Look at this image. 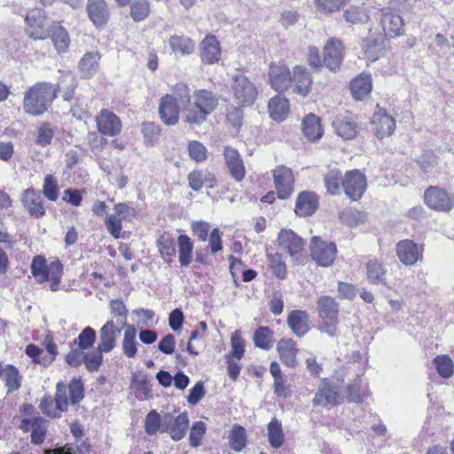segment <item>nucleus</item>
<instances>
[{
	"label": "nucleus",
	"instance_id": "obj_1",
	"mask_svg": "<svg viewBox=\"0 0 454 454\" xmlns=\"http://www.w3.org/2000/svg\"><path fill=\"white\" fill-rule=\"evenodd\" d=\"M84 397V388L81 379L74 378L67 387L63 382H59L56 386V395L54 400L50 397H44L40 403V409L43 414L52 417H60L63 411L68 408L69 403L75 405Z\"/></svg>",
	"mask_w": 454,
	"mask_h": 454
},
{
	"label": "nucleus",
	"instance_id": "obj_2",
	"mask_svg": "<svg viewBox=\"0 0 454 454\" xmlns=\"http://www.w3.org/2000/svg\"><path fill=\"white\" fill-rule=\"evenodd\" d=\"M190 89L185 83H177L172 93L166 94L160 98L159 114L163 123L168 126L176 125L180 117V110L190 103Z\"/></svg>",
	"mask_w": 454,
	"mask_h": 454
},
{
	"label": "nucleus",
	"instance_id": "obj_3",
	"mask_svg": "<svg viewBox=\"0 0 454 454\" xmlns=\"http://www.w3.org/2000/svg\"><path fill=\"white\" fill-rule=\"evenodd\" d=\"M193 102L184 109V121L191 125H200L206 121L218 106V98L210 90H196L192 94Z\"/></svg>",
	"mask_w": 454,
	"mask_h": 454
},
{
	"label": "nucleus",
	"instance_id": "obj_4",
	"mask_svg": "<svg viewBox=\"0 0 454 454\" xmlns=\"http://www.w3.org/2000/svg\"><path fill=\"white\" fill-rule=\"evenodd\" d=\"M57 96L56 87L50 82H37L24 95V110L32 115H41Z\"/></svg>",
	"mask_w": 454,
	"mask_h": 454
},
{
	"label": "nucleus",
	"instance_id": "obj_5",
	"mask_svg": "<svg viewBox=\"0 0 454 454\" xmlns=\"http://www.w3.org/2000/svg\"><path fill=\"white\" fill-rule=\"evenodd\" d=\"M31 273L38 283L51 282V290H58L63 274V267L59 260L47 263L44 257L35 256L31 263Z\"/></svg>",
	"mask_w": 454,
	"mask_h": 454
},
{
	"label": "nucleus",
	"instance_id": "obj_6",
	"mask_svg": "<svg viewBox=\"0 0 454 454\" xmlns=\"http://www.w3.org/2000/svg\"><path fill=\"white\" fill-rule=\"evenodd\" d=\"M317 310L322 319L321 330L330 336H334L339 323L338 303L330 296H321L317 301Z\"/></svg>",
	"mask_w": 454,
	"mask_h": 454
},
{
	"label": "nucleus",
	"instance_id": "obj_7",
	"mask_svg": "<svg viewBox=\"0 0 454 454\" xmlns=\"http://www.w3.org/2000/svg\"><path fill=\"white\" fill-rule=\"evenodd\" d=\"M136 215V210L126 203L119 202L114 207V213L106 215L105 225L114 239L121 238L122 222H130Z\"/></svg>",
	"mask_w": 454,
	"mask_h": 454
},
{
	"label": "nucleus",
	"instance_id": "obj_8",
	"mask_svg": "<svg viewBox=\"0 0 454 454\" xmlns=\"http://www.w3.org/2000/svg\"><path fill=\"white\" fill-rule=\"evenodd\" d=\"M231 91L237 104L251 106L257 97L254 84L244 74H237L231 78Z\"/></svg>",
	"mask_w": 454,
	"mask_h": 454
},
{
	"label": "nucleus",
	"instance_id": "obj_9",
	"mask_svg": "<svg viewBox=\"0 0 454 454\" xmlns=\"http://www.w3.org/2000/svg\"><path fill=\"white\" fill-rule=\"evenodd\" d=\"M311 258L316 263L322 267H328L333 264L337 254V247L333 242L324 240L314 236L310 240Z\"/></svg>",
	"mask_w": 454,
	"mask_h": 454
},
{
	"label": "nucleus",
	"instance_id": "obj_10",
	"mask_svg": "<svg viewBox=\"0 0 454 454\" xmlns=\"http://www.w3.org/2000/svg\"><path fill=\"white\" fill-rule=\"evenodd\" d=\"M278 246L289 254L294 262H301L304 242L295 232L289 229L281 230L278 235Z\"/></svg>",
	"mask_w": 454,
	"mask_h": 454
},
{
	"label": "nucleus",
	"instance_id": "obj_11",
	"mask_svg": "<svg viewBox=\"0 0 454 454\" xmlns=\"http://www.w3.org/2000/svg\"><path fill=\"white\" fill-rule=\"evenodd\" d=\"M26 31L34 40H43L49 35L46 16L42 9L31 10L25 17Z\"/></svg>",
	"mask_w": 454,
	"mask_h": 454
},
{
	"label": "nucleus",
	"instance_id": "obj_12",
	"mask_svg": "<svg viewBox=\"0 0 454 454\" xmlns=\"http://www.w3.org/2000/svg\"><path fill=\"white\" fill-rule=\"evenodd\" d=\"M189 426V418L186 412L177 416L171 413L163 415L161 433H168L174 441H180L186 434Z\"/></svg>",
	"mask_w": 454,
	"mask_h": 454
},
{
	"label": "nucleus",
	"instance_id": "obj_13",
	"mask_svg": "<svg viewBox=\"0 0 454 454\" xmlns=\"http://www.w3.org/2000/svg\"><path fill=\"white\" fill-rule=\"evenodd\" d=\"M342 187L348 198L356 200L362 197L366 190V178L359 170H350L345 174Z\"/></svg>",
	"mask_w": 454,
	"mask_h": 454
},
{
	"label": "nucleus",
	"instance_id": "obj_14",
	"mask_svg": "<svg viewBox=\"0 0 454 454\" xmlns=\"http://www.w3.org/2000/svg\"><path fill=\"white\" fill-rule=\"evenodd\" d=\"M274 186L278 197L286 200L291 196L294 192V177L291 168L279 166L273 170Z\"/></svg>",
	"mask_w": 454,
	"mask_h": 454
},
{
	"label": "nucleus",
	"instance_id": "obj_15",
	"mask_svg": "<svg viewBox=\"0 0 454 454\" xmlns=\"http://www.w3.org/2000/svg\"><path fill=\"white\" fill-rule=\"evenodd\" d=\"M426 204L435 210L449 211L454 206V198L444 189L431 186L424 194Z\"/></svg>",
	"mask_w": 454,
	"mask_h": 454
},
{
	"label": "nucleus",
	"instance_id": "obj_16",
	"mask_svg": "<svg viewBox=\"0 0 454 454\" xmlns=\"http://www.w3.org/2000/svg\"><path fill=\"white\" fill-rule=\"evenodd\" d=\"M344 46L342 42L337 38H330L324 47L323 62L331 71L340 68L344 58Z\"/></svg>",
	"mask_w": 454,
	"mask_h": 454
},
{
	"label": "nucleus",
	"instance_id": "obj_17",
	"mask_svg": "<svg viewBox=\"0 0 454 454\" xmlns=\"http://www.w3.org/2000/svg\"><path fill=\"white\" fill-rule=\"evenodd\" d=\"M381 26L389 37L399 36L404 30V21L399 11L390 6L382 9Z\"/></svg>",
	"mask_w": 454,
	"mask_h": 454
},
{
	"label": "nucleus",
	"instance_id": "obj_18",
	"mask_svg": "<svg viewBox=\"0 0 454 454\" xmlns=\"http://www.w3.org/2000/svg\"><path fill=\"white\" fill-rule=\"evenodd\" d=\"M395 252L399 261L406 266L414 265L419 261H421L423 257L422 247H419L414 241L410 239L399 241L396 244Z\"/></svg>",
	"mask_w": 454,
	"mask_h": 454
},
{
	"label": "nucleus",
	"instance_id": "obj_19",
	"mask_svg": "<svg viewBox=\"0 0 454 454\" xmlns=\"http://www.w3.org/2000/svg\"><path fill=\"white\" fill-rule=\"evenodd\" d=\"M372 131L379 138L390 136L395 129V120L383 108H378L372 118Z\"/></svg>",
	"mask_w": 454,
	"mask_h": 454
},
{
	"label": "nucleus",
	"instance_id": "obj_20",
	"mask_svg": "<svg viewBox=\"0 0 454 454\" xmlns=\"http://www.w3.org/2000/svg\"><path fill=\"white\" fill-rule=\"evenodd\" d=\"M292 75L288 67L284 63L272 64L269 71L271 88L278 92L286 90L292 84Z\"/></svg>",
	"mask_w": 454,
	"mask_h": 454
},
{
	"label": "nucleus",
	"instance_id": "obj_21",
	"mask_svg": "<svg viewBox=\"0 0 454 454\" xmlns=\"http://www.w3.org/2000/svg\"><path fill=\"white\" fill-rule=\"evenodd\" d=\"M364 58L374 62L386 53L385 39L382 35L371 34L362 42Z\"/></svg>",
	"mask_w": 454,
	"mask_h": 454
},
{
	"label": "nucleus",
	"instance_id": "obj_22",
	"mask_svg": "<svg viewBox=\"0 0 454 454\" xmlns=\"http://www.w3.org/2000/svg\"><path fill=\"white\" fill-rule=\"evenodd\" d=\"M96 121L98 131L105 136L114 137L121 130L120 118L110 110H101L96 118Z\"/></svg>",
	"mask_w": 454,
	"mask_h": 454
},
{
	"label": "nucleus",
	"instance_id": "obj_23",
	"mask_svg": "<svg viewBox=\"0 0 454 454\" xmlns=\"http://www.w3.org/2000/svg\"><path fill=\"white\" fill-rule=\"evenodd\" d=\"M121 332V326H116L113 320L107 321L99 330L98 349L106 353L111 352L116 346Z\"/></svg>",
	"mask_w": 454,
	"mask_h": 454
},
{
	"label": "nucleus",
	"instance_id": "obj_24",
	"mask_svg": "<svg viewBox=\"0 0 454 454\" xmlns=\"http://www.w3.org/2000/svg\"><path fill=\"white\" fill-rule=\"evenodd\" d=\"M339 391L327 379H323L318 390L315 394L313 404L315 406L335 405L339 403Z\"/></svg>",
	"mask_w": 454,
	"mask_h": 454
},
{
	"label": "nucleus",
	"instance_id": "obj_25",
	"mask_svg": "<svg viewBox=\"0 0 454 454\" xmlns=\"http://www.w3.org/2000/svg\"><path fill=\"white\" fill-rule=\"evenodd\" d=\"M201 61L205 64H214L220 60V43L214 35H207L200 44Z\"/></svg>",
	"mask_w": 454,
	"mask_h": 454
},
{
	"label": "nucleus",
	"instance_id": "obj_26",
	"mask_svg": "<svg viewBox=\"0 0 454 454\" xmlns=\"http://www.w3.org/2000/svg\"><path fill=\"white\" fill-rule=\"evenodd\" d=\"M223 155L231 176L238 182L242 181L245 177L246 168L238 150L232 147H225Z\"/></svg>",
	"mask_w": 454,
	"mask_h": 454
},
{
	"label": "nucleus",
	"instance_id": "obj_27",
	"mask_svg": "<svg viewBox=\"0 0 454 454\" xmlns=\"http://www.w3.org/2000/svg\"><path fill=\"white\" fill-rule=\"evenodd\" d=\"M21 201L31 216L38 218L45 214L40 192L33 188L27 189L22 194Z\"/></svg>",
	"mask_w": 454,
	"mask_h": 454
},
{
	"label": "nucleus",
	"instance_id": "obj_28",
	"mask_svg": "<svg viewBox=\"0 0 454 454\" xmlns=\"http://www.w3.org/2000/svg\"><path fill=\"white\" fill-rule=\"evenodd\" d=\"M292 82L294 83V91L306 97L311 90L312 77L306 67L296 66L293 69Z\"/></svg>",
	"mask_w": 454,
	"mask_h": 454
},
{
	"label": "nucleus",
	"instance_id": "obj_29",
	"mask_svg": "<svg viewBox=\"0 0 454 454\" xmlns=\"http://www.w3.org/2000/svg\"><path fill=\"white\" fill-rule=\"evenodd\" d=\"M277 351L280 361L288 367L294 368L297 365L298 348L292 339H281L277 344Z\"/></svg>",
	"mask_w": 454,
	"mask_h": 454
},
{
	"label": "nucleus",
	"instance_id": "obj_30",
	"mask_svg": "<svg viewBox=\"0 0 454 454\" xmlns=\"http://www.w3.org/2000/svg\"><path fill=\"white\" fill-rule=\"evenodd\" d=\"M87 12L90 20L97 27H104L109 18V10L105 0H88Z\"/></svg>",
	"mask_w": 454,
	"mask_h": 454
},
{
	"label": "nucleus",
	"instance_id": "obj_31",
	"mask_svg": "<svg viewBox=\"0 0 454 454\" xmlns=\"http://www.w3.org/2000/svg\"><path fill=\"white\" fill-rule=\"evenodd\" d=\"M287 325L294 335L302 337L309 330V314L305 310H293L288 314Z\"/></svg>",
	"mask_w": 454,
	"mask_h": 454
},
{
	"label": "nucleus",
	"instance_id": "obj_32",
	"mask_svg": "<svg viewBox=\"0 0 454 454\" xmlns=\"http://www.w3.org/2000/svg\"><path fill=\"white\" fill-rule=\"evenodd\" d=\"M301 129L304 137L310 142L319 140L324 134L320 119L314 114H309L303 118Z\"/></svg>",
	"mask_w": 454,
	"mask_h": 454
},
{
	"label": "nucleus",
	"instance_id": "obj_33",
	"mask_svg": "<svg viewBox=\"0 0 454 454\" xmlns=\"http://www.w3.org/2000/svg\"><path fill=\"white\" fill-rule=\"evenodd\" d=\"M268 110L272 120L281 122L288 116L289 101L286 97L280 95L273 97L268 103Z\"/></svg>",
	"mask_w": 454,
	"mask_h": 454
},
{
	"label": "nucleus",
	"instance_id": "obj_34",
	"mask_svg": "<svg viewBox=\"0 0 454 454\" xmlns=\"http://www.w3.org/2000/svg\"><path fill=\"white\" fill-rule=\"evenodd\" d=\"M317 195L310 192H301L296 200L295 213L300 216L311 215L317 209Z\"/></svg>",
	"mask_w": 454,
	"mask_h": 454
},
{
	"label": "nucleus",
	"instance_id": "obj_35",
	"mask_svg": "<svg viewBox=\"0 0 454 454\" xmlns=\"http://www.w3.org/2000/svg\"><path fill=\"white\" fill-rule=\"evenodd\" d=\"M20 427L27 431L31 429V439L35 444H40L43 442L46 429L47 421L42 418H35L32 421L29 419H23Z\"/></svg>",
	"mask_w": 454,
	"mask_h": 454
},
{
	"label": "nucleus",
	"instance_id": "obj_36",
	"mask_svg": "<svg viewBox=\"0 0 454 454\" xmlns=\"http://www.w3.org/2000/svg\"><path fill=\"white\" fill-rule=\"evenodd\" d=\"M372 89V81L370 74H361L350 84L352 95L357 100H363L369 96Z\"/></svg>",
	"mask_w": 454,
	"mask_h": 454
},
{
	"label": "nucleus",
	"instance_id": "obj_37",
	"mask_svg": "<svg viewBox=\"0 0 454 454\" xmlns=\"http://www.w3.org/2000/svg\"><path fill=\"white\" fill-rule=\"evenodd\" d=\"M169 46L176 55H190L195 50V43L190 37L174 35L169 37Z\"/></svg>",
	"mask_w": 454,
	"mask_h": 454
},
{
	"label": "nucleus",
	"instance_id": "obj_38",
	"mask_svg": "<svg viewBox=\"0 0 454 454\" xmlns=\"http://www.w3.org/2000/svg\"><path fill=\"white\" fill-rule=\"evenodd\" d=\"M157 246L164 262L167 263L172 262L176 254V241L172 235L168 232L161 234L157 240Z\"/></svg>",
	"mask_w": 454,
	"mask_h": 454
},
{
	"label": "nucleus",
	"instance_id": "obj_39",
	"mask_svg": "<svg viewBox=\"0 0 454 454\" xmlns=\"http://www.w3.org/2000/svg\"><path fill=\"white\" fill-rule=\"evenodd\" d=\"M99 59L100 55L96 51L85 53L81 59L78 66L82 76L84 78L92 77L98 68Z\"/></svg>",
	"mask_w": 454,
	"mask_h": 454
},
{
	"label": "nucleus",
	"instance_id": "obj_40",
	"mask_svg": "<svg viewBox=\"0 0 454 454\" xmlns=\"http://www.w3.org/2000/svg\"><path fill=\"white\" fill-rule=\"evenodd\" d=\"M51 38L59 53L67 51L70 45V38L67 31L62 26L58 24L51 26Z\"/></svg>",
	"mask_w": 454,
	"mask_h": 454
},
{
	"label": "nucleus",
	"instance_id": "obj_41",
	"mask_svg": "<svg viewBox=\"0 0 454 454\" xmlns=\"http://www.w3.org/2000/svg\"><path fill=\"white\" fill-rule=\"evenodd\" d=\"M267 436L270 445L274 449L280 448L285 442L282 423L273 418L267 426Z\"/></svg>",
	"mask_w": 454,
	"mask_h": 454
},
{
	"label": "nucleus",
	"instance_id": "obj_42",
	"mask_svg": "<svg viewBox=\"0 0 454 454\" xmlns=\"http://www.w3.org/2000/svg\"><path fill=\"white\" fill-rule=\"evenodd\" d=\"M0 377L5 382L8 392L16 391L21 386V376L18 369L12 364H4Z\"/></svg>",
	"mask_w": 454,
	"mask_h": 454
},
{
	"label": "nucleus",
	"instance_id": "obj_43",
	"mask_svg": "<svg viewBox=\"0 0 454 454\" xmlns=\"http://www.w3.org/2000/svg\"><path fill=\"white\" fill-rule=\"evenodd\" d=\"M333 127L337 135L343 139H352L357 134L356 124L349 119L337 118L333 121Z\"/></svg>",
	"mask_w": 454,
	"mask_h": 454
},
{
	"label": "nucleus",
	"instance_id": "obj_44",
	"mask_svg": "<svg viewBox=\"0 0 454 454\" xmlns=\"http://www.w3.org/2000/svg\"><path fill=\"white\" fill-rule=\"evenodd\" d=\"M178 256L181 266H188L192 262L193 244L187 235H180L177 239Z\"/></svg>",
	"mask_w": 454,
	"mask_h": 454
},
{
	"label": "nucleus",
	"instance_id": "obj_45",
	"mask_svg": "<svg viewBox=\"0 0 454 454\" xmlns=\"http://www.w3.org/2000/svg\"><path fill=\"white\" fill-rule=\"evenodd\" d=\"M255 347L268 350L273 346V332L267 326H260L254 333Z\"/></svg>",
	"mask_w": 454,
	"mask_h": 454
},
{
	"label": "nucleus",
	"instance_id": "obj_46",
	"mask_svg": "<svg viewBox=\"0 0 454 454\" xmlns=\"http://www.w3.org/2000/svg\"><path fill=\"white\" fill-rule=\"evenodd\" d=\"M137 331L133 325H128L125 328L123 340H122V350L123 354L127 357H134L137 354V341H136Z\"/></svg>",
	"mask_w": 454,
	"mask_h": 454
},
{
	"label": "nucleus",
	"instance_id": "obj_47",
	"mask_svg": "<svg viewBox=\"0 0 454 454\" xmlns=\"http://www.w3.org/2000/svg\"><path fill=\"white\" fill-rule=\"evenodd\" d=\"M367 278L372 284H382L390 287L386 282V270L384 266L377 261H371L368 262Z\"/></svg>",
	"mask_w": 454,
	"mask_h": 454
},
{
	"label": "nucleus",
	"instance_id": "obj_48",
	"mask_svg": "<svg viewBox=\"0 0 454 454\" xmlns=\"http://www.w3.org/2000/svg\"><path fill=\"white\" fill-rule=\"evenodd\" d=\"M189 187L193 191H199L202 188L203 184L208 182L207 186L215 185V179L210 173L201 170H193L188 176Z\"/></svg>",
	"mask_w": 454,
	"mask_h": 454
},
{
	"label": "nucleus",
	"instance_id": "obj_49",
	"mask_svg": "<svg viewBox=\"0 0 454 454\" xmlns=\"http://www.w3.org/2000/svg\"><path fill=\"white\" fill-rule=\"evenodd\" d=\"M341 173L337 168L330 169L325 176V186L327 192L337 195L340 192V183L342 184Z\"/></svg>",
	"mask_w": 454,
	"mask_h": 454
},
{
	"label": "nucleus",
	"instance_id": "obj_50",
	"mask_svg": "<svg viewBox=\"0 0 454 454\" xmlns=\"http://www.w3.org/2000/svg\"><path fill=\"white\" fill-rule=\"evenodd\" d=\"M434 365L439 375L444 379L450 378L454 373L453 361L447 355H440L434 357Z\"/></svg>",
	"mask_w": 454,
	"mask_h": 454
},
{
	"label": "nucleus",
	"instance_id": "obj_51",
	"mask_svg": "<svg viewBox=\"0 0 454 454\" xmlns=\"http://www.w3.org/2000/svg\"><path fill=\"white\" fill-rule=\"evenodd\" d=\"M228 438L231 449L235 451H241L247 444L246 430L239 425L233 426Z\"/></svg>",
	"mask_w": 454,
	"mask_h": 454
},
{
	"label": "nucleus",
	"instance_id": "obj_52",
	"mask_svg": "<svg viewBox=\"0 0 454 454\" xmlns=\"http://www.w3.org/2000/svg\"><path fill=\"white\" fill-rule=\"evenodd\" d=\"M267 258L269 261L270 268L278 278L283 279L286 276L287 269L283 256L279 253L268 254Z\"/></svg>",
	"mask_w": 454,
	"mask_h": 454
},
{
	"label": "nucleus",
	"instance_id": "obj_53",
	"mask_svg": "<svg viewBox=\"0 0 454 454\" xmlns=\"http://www.w3.org/2000/svg\"><path fill=\"white\" fill-rule=\"evenodd\" d=\"M317 10L329 15L340 11L349 0H314Z\"/></svg>",
	"mask_w": 454,
	"mask_h": 454
},
{
	"label": "nucleus",
	"instance_id": "obj_54",
	"mask_svg": "<svg viewBox=\"0 0 454 454\" xmlns=\"http://www.w3.org/2000/svg\"><path fill=\"white\" fill-rule=\"evenodd\" d=\"M163 425V416L155 411H151L145 419V430L149 435H153L158 432L161 433V427Z\"/></svg>",
	"mask_w": 454,
	"mask_h": 454
},
{
	"label": "nucleus",
	"instance_id": "obj_55",
	"mask_svg": "<svg viewBox=\"0 0 454 454\" xmlns=\"http://www.w3.org/2000/svg\"><path fill=\"white\" fill-rule=\"evenodd\" d=\"M415 160L421 171L430 173L437 165L438 158L432 151H424Z\"/></svg>",
	"mask_w": 454,
	"mask_h": 454
},
{
	"label": "nucleus",
	"instance_id": "obj_56",
	"mask_svg": "<svg viewBox=\"0 0 454 454\" xmlns=\"http://www.w3.org/2000/svg\"><path fill=\"white\" fill-rule=\"evenodd\" d=\"M150 13V5L147 0H134L130 5V16L135 21L144 20Z\"/></svg>",
	"mask_w": 454,
	"mask_h": 454
},
{
	"label": "nucleus",
	"instance_id": "obj_57",
	"mask_svg": "<svg viewBox=\"0 0 454 454\" xmlns=\"http://www.w3.org/2000/svg\"><path fill=\"white\" fill-rule=\"evenodd\" d=\"M344 19L352 24L364 23L369 20V14L364 7L351 6L344 12Z\"/></svg>",
	"mask_w": 454,
	"mask_h": 454
},
{
	"label": "nucleus",
	"instance_id": "obj_58",
	"mask_svg": "<svg viewBox=\"0 0 454 454\" xmlns=\"http://www.w3.org/2000/svg\"><path fill=\"white\" fill-rule=\"evenodd\" d=\"M207 431L206 424L200 420L196 421L192 425L190 434H189V443L192 447L197 448L201 444V440L204 437Z\"/></svg>",
	"mask_w": 454,
	"mask_h": 454
},
{
	"label": "nucleus",
	"instance_id": "obj_59",
	"mask_svg": "<svg viewBox=\"0 0 454 454\" xmlns=\"http://www.w3.org/2000/svg\"><path fill=\"white\" fill-rule=\"evenodd\" d=\"M103 353L105 351H100L98 347L95 351L87 352L83 356V363L88 371L90 372H98L99 367L103 363Z\"/></svg>",
	"mask_w": 454,
	"mask_h": 454
},
{
	"label": "nucleus",
	"instance_id": "obj_60",
	"mask_svg": "<svg viewBox=\"0 0 454 454\" xmlns=\"http://www.w3.org/2000/svg\"><path fill=\"white\" fill-rule=\"evenodd\" d=\"M96 340V332L90 327H85L82 333L78 335L77 339L74 340V343H78L80 349H89L92 348Z\"/></svg>",
	"mask_w": 454,
	"mask_h": 454
},
{
	"label": "nucleus",
	"instance_id": "obj_61",
	"mask_svg": "<svg viewBox=\"0 0 454 454\" xmlns=\"http://www.w3.org/2000/svg\"><path fill=\"white\" fill-rule=\"evenodd\" d=\"M111 315L118 319L121 326L126 325L128 309L121 300H113L110 301Z\"/></svg>",
	"mask_w": 454,
	"mask_h": 454
},
{
	"label": "nucleus",
	"instance_id": "obj_62",
	"mask_svg": "<svg viewBox=\"0 0 454 454\" xmlns=\"http://www.w3.org/2000/svg\"><path fill=\"white\" fill-rule=\"evenodd\" d=\"M231 355L232 357L240 360L245 353V341L241 337V332L236 330L231 336Z\"/></svg>",
	"mask_w": 454,
	"mask_h": 454
},
{
	"label": "nucleus",
	"instance_id": "obj_63",
	"mask_svg": "<svg viewBox=\"0 0 454 454\" xmlns=\"http://www.w3.org/2000/svg\"><path fill=\"white\" fill-rule=\"evenodd\" d=\"M43 192L49 200L55 201L59 198V192L58 183L52 175H47L44 177Z\"/></svg>",
	"mask_w": 454,
	"mask_h": 454
},
{
	"label": "nucleus",
	"instance_id": "obj_64",
	"mask_svg": "<svg viewBox=\"0 0 454 454\" xmlns=\"http://www.w3.org/2000/svg\"><path fill=\"white\" fill-rule=\"evenodd\" d=\"M189 155L196 161H203L207 159V148L198 141H192L188 145Z\"/></svg>",
	"mask_w": 454,
	"mask_h": 454
}]
</instances>
